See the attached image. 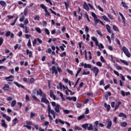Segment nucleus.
<instances>
[{
	"label": "nucleus",
	"instance_id": "obj_5",
	"mask_svg": "<svg viewBox=\"0 0 131 131\" xmlns=\"http://www.w3.org/2000/svg\"><path fill=\"white\" fill-rule=\"evenodd\" d=\"M41 102L42 103H45V104H48V103L50 102L49 100L47 99V95L45 93L43 94L42 98H41Z\"/></svg>",
	"mask_w": 131,
	"mask_h": 131
},
{
	"label": "nucleus",
	"instance_id": "obj_15",
	"mask_svg": "<svg viewBox=\"0 0 131 131\" xmlns=\"http://www.w3.org/2000/svg\"><path fill=\"white\" fill-rule=\"evenodd\" d=\"M119 14L121 16L123 24H125V18L123 16V14L121 12H119Z\"/></svg>",
	"mask_w": 131,
	"mask_h": 131
},
{
	"label": "nucleus",
	"instance_id": "obj_59",
	"mask_svg": "<svg viewBox=\"0 0 131 131\" xmlns=\"http://www.w3.org/2000/svg\"><path fill=\"white\" fill-rule=\"evenodd\" d=\"M24 127H27V128L28 129H29L30 130V129H31V126H30V125H24Z\"/></svg>",
	"mask_w": 131,
	"mask_h": 131
},
{
	"label": "nucleus",
	"instance_id": "obj_60",
	"mask_svg": "<svg viewBox=\"0 0 131 131\" xmlns=\"http://www.w3.org/2000/svg\"><path fill=\"white\" fill-rule=\"evenodd\" d=\"M57 71H58L59 73H61L62 72V69L59 66L57 67Z\"/></svg>",
	"mask_w": 131,
	"mask_h": 131
},
{
	"label": "nucleus",
	"instance_id": "obj_24",
	"mask_svg": "<svg viewBox=\"0 0 131 131\" xmlns=\"http://www.w3.org/2000/svg\"><path fill=\"white\" fill-rule=\"evenodd\" d=\"M120 125L122 127H126V126H127V123H126V122H124V121L122 122L121 123Z\"/></svg>",
	"mask_w": 131,
	"mask_h": 131
},
{
	"label": "nucleus",
	"instance_id": "obj_20",
	"mask_svg": "<svg viewBox=\"0 0 131 131\" xmlns=\"http://www.w3.org/2000/svg\"><path fill=\"white\" fill-rule=\"evenodd\" d=\"M64 4L67 11H68V8H69V1H67V2H64Z\"/></svg>",
	"mask_w": 131,
	"mask_h": 131
},
{
	"label": "nucleus",
	"instance_id": "obj_27",
	"mask_svg": "<svg viewBox=\"0 0 131 131\" xmlns=\"http://www.w3.org/2000/svg\"><path fill=\"white\" fill-rule=\"evenodd\" d=\"M17 20H18V16H17L15 19H14V20L13 21V23H12L10 25H11V26H14V25H15V24H16V22H17Z\"/></svg>",
	"mask_w": 131,
	"mask_h": 131
},
{
	"label": "nucleus",
	"instance_id": "obj_52",
	"mask_svg": "<svg viewBox=\"0 0 131 131\" xmlns=\"http://www.w3.org/2000/svg\"><path fill=\"white\" fill-rule=\"evenodd\" d=\"M97 8L98 9V10H99V11H101V12H104V10L103 9V8H102V7H101L100 5L97 6Z\"/></svg>",
	"mask_w": 131,
	"mask_h": 131
},
{
	"label": "nucleus",
	"instance_id": "obj_61",
	"mask_svg": "<svg viewBox=\"0 0 131 131\" xmlns=\"http://www.w3.org/2000/svg\"><path fill=\"white\" fill-rule=\"evenodd\" d=\"M6 58L5 57L4 58H3L2 59H0V64H3L5 61H6Z\"/></svg>",
	"mask_w": 131,
	"mask_h": 131
},
{
	"label": "nucleus",
	"instance_id": "obj_49",
	"mask_svg": "<svg viewBox=\"0 0 131 131\" xmlns=\"http://www.w3.org/2000/svg\"><path fill=\"white\" fill-rule=\"evenodd\" d=\"M4 42V38L3 37H0V47L3 45V43Z\"/></svg>",
	"mask_w": 131,
	"mask_h": 131
},
{
	"label": "nucleus",
	"instance_id": "obj_32",
	"mask_svg": "<svg viewBox=\"0 0 131 131\" xmlns=\"http://www.w3.org/2000/svg\"><path fill=\"white\" fill-rule=\"evenodd\" d=\"M113 29L114 30V31H119V29H118V27H117V26L114 25L113 27Z\"/></svg>",
	"mask_w": 131,
	"mask_h": 131
},
{
	"label": "nucleus",
	"instance_id": "obj_30",
	"mask_svg": "<svg viewBox=\"0 0 131 131\" xmlns=\"http://www.w3.org/2000/svg\"><path fill=\"white\" fill-rule=\"evenodd\" d=\"M84 16L85 18H86L88 22H91V20L90 19V17H89V14H88V13L85 12L84 13Z\"/></svg>",
	"mask_w": 131,
	"mask_h": 131
},
{
	"label": "nucleus",
	"instance_id": "obj_51",
	"mask_svg": "<svg viewBox=\"0 0 131 131\" xmlns=\"http://www.w3.org/2000/svg\"><path fill=\"white\" fill-rule=\"evenodd\" d=\"M63 112L64 113V114H69L70 111L68 110H63Z\"/></svg>",
	"mask_w": 131,
	"mask_h": 131
},
{
	"label": "nucleus",
	"instance_id": "obj_41",
	"mask_svg": "<svg viewBox=\"0 0 131 131\" xmlns=\"http://www.w3.org/2000/svg\"><path fill=\"white\" fill-rule=\"evenodd\" d=\"M94 20L95 25H97L100 21V19H99V18H95V19H94Z\"/></svg>",
	"mask_w": 131,
	"mask_h": 131
},
{
	"label": "nucleus",
	"instance_id": "obj_63",
	"mask_svg": "<svg viewBox=\"0 0 131 131\" xmlns=\"http://www.w3.org/2000/svg\"><path fill=\"white\" fill-rule=\"evenodd\" d=\"M6 118V120H7L8 122H10V121H11V117L7 116Z\"/></svg>",
	"mask_w": 131,
	"mask_h": 131
},
{
	"label": "nucleus",
	"instance_id": "obj_31",
	"mask_svg": "<svg viewBox=\"0 0 131 131\" xmlns=\"http://www.w3.org/2000/svg\"><path fill=\"white\" fill-rule=\"evenodd\" d=\"M0 5L2 6V7H5V6L7 5V3L5 1H0Z\"/></svg>",
	"mask_w": 131,
	"mask_h": 131
},
{
	"label": "nucleus",
	"instance_id": "obj_36",
	"mask_svg": "<svg viewBox=\"0 0 131 131\" xmlns=\"http://www.w3.org/2000/svg\"><path fill=\"white\" fill-rule=\"evenodd\" d=\"M50 113H51V114H52V115H53V118H54V119H55V118H56L55 111L54 110H52L51 112Z\"/></svg>",
	"mask_w": 131,
	"mask_h": 131
},
{
	"label": "nucleus",
	"instance_id": "obj_1",
	"mask_svg": "<svg viewBox=\"0 0 131 131\" xmlns=\"http://www.w3.org/2000/svg\"><path fill=\"white\" fill-rule=\"evenodd\" d=\"M40 7L43 9V10H44L45 12V16H46V17H48V16L51 17V14L50 13L49 11H48V7H47V6L45 5V4H40Z\"/></svg>",
	"mask_w": 131,
	"mask_h": 131
},
{
	"label": "nucleus",
	"instance_id": "obj_16",
	"mask_svg": "<svg viewBox=\"0 0 131 131\" xmlns=\"http://www.w3.org/2000/svg\"><path fill=\"white\" fill-rule=\"evenodd\" d=\"M104 107L105 108H106V111H107V112H108V111H110V108H111V106H110V105L109 104H107V103H104Z\"/></svg>",
	"mask_w": 131,
	"mask_h": 131
},
{
	"label": "nucleus",
	"instance_id": "obj_19",
	"mask_svg": "<svg viewBox=\"0 0 131 131\" xmlns=\"http://www.w3.org/2000/svg\"><path fill=\"white\" fill-rule=\"evenodd\" d=\"M106 30L108 32V33H112V32L111 31V27H110L109 25H106Z\"/></svg>",
	"mask_w": 131,
	"mask_h": 131
},
{
	"label": "nucleus",
	"instance_id": "obj_10",
	"mask_svg": "<svg viewBox=\"0 0 131 131\" xmlns=\"http://www.w3.org/2000/svg\"><path fill=\"white\" fill-rule=\"evenodd\" d=\"M1 122H2V123L1 124L2 126L5 127V128H7L8 127V125L6 124V121L4 119H2L1 120Z\"/></svg>",
	"mask_w": 131,
	"mask_h": 131
},
{
	"label": "nucleus",
	"instance_id": "obj_2",
	"mask_svg": "<svg viewBox=\"0 0 131 131\" xmlns=\"http://www.w3.org/2000/svg\"><path fill=\"white\" fill-rule=\"evenodd\" d=\"M28 14V7H26L24 10V15L21 17L19 18V21L23 22L24 21V19H25V16H27Z\"/></svg>",
	"mask_w": 131,
	"mask_h": 131
},
{
	"label": "nucleus",
	"instance_id": "obj_6",
	"mask_svg": "<svg viewBox=\"0 0 131 131\" xmlns=\"http://www.w3.org/2000/svg\"><path fill=\"white\" fill-rule=\"evenodd\" d=\"M50 70H52V74H55V75L58 74V70L56 68V66H53Z\"/></svg>",
	"mask_w": 131,
	"mask_h": 131
},
{
	"label": "nucleus",
	"instance_id": "obj_28",
	"mask_svg": "<svg viewBox=\"0 0 131 131\" xmlns=\"http://www.w3.org/2000/svg\"><path fill=\"white\" fill-rule=\"evenodd\" d=\"M121 4L123 7V8H124V9H128V6H127V5H126V4L123 2H121Z\"/></svg>",
	"mask_w": 131,
	"mask_h": 131
},
{
	"label": "nucleus",
	"instance_id": "obj_3",
	"mask_svg": "<svg viewBox=\"0 0 131 131\" xmlns=\"http://www.w3.org/2000/svg\"><path fill=\"white\" fill-rule=\"evenodd\" d=\"M91 71H92L93 73H94L95 77H97V76H98V74H99V72H100L99 68H98L97 67H94L91 68Z\"/></svg>",
	"mask_w": 131,
	"mask_h": 131
},
{
	"label": "nucleus",
	"instance_id": "obj_39",
	"mask_svg": "<svg viewBox=\"0 0 131 131\" xmlns=\"http://www.w3.org/2000/svg\"><path fill=\"white\" fill-rule=\"evenodd\" d=\"M96 66H98L99 67H102V62L100 61H97L96 63Z\"/></svg>",
	"mask_w": 131,
	"mask_h": 131
},
{
	"label": "nucleus",
	"instance_id": "obj_38",
	"mask_svg": "<svg viewBox=\"0 0 131 131\" xmlns=\"http://www.w3.org/2000/svg\"><path fill=\"white\" fill-rule=\"evenodd\" d=\"M90 73H91V72H90V71H88L87 72L84 71V72L82 73V75H89Z\"/></svg>",
	"mask_w": 131,
	"mask_h": 131
},
{
	"label": "nucleus",
	"instance_id": "obj_45",
	"mask_svg": "<svg viewBox=\"0 0 131 131\" xmlns=\"http://www.w3.org/2000/svg\"><path fill=\"white\" fill-rule=\"evenodd\" d=\"M89 30H90V29L89 28V27L88 26H85V32L86 33H89Z\"/></svg>",
	"mask_w": 131,
	"mask_h": 131
},
{
	"label": "nucleus",
	"instance_id": "obj_29",
	"mask_svg": "<svg viewBox=\"0 0 131 131\" xmlns=\"http://www.w3.org/2000/svg\"><path fill=\"white\" fill-rule=\"evenodd\" d=\"M16 104H17V101L16 100L12 101L11 104V107H15Z\"/></svg>",
	"mask_w": 131,
	"mask_h": 131
},
{
	"label": "nucleus",
	"instance_id": "obj_25",
	"mask_svg": "<svg viewBox=\"0 0 131 131\" xmlns=\"http://www.w3.org/2000/svg\"><path fill=\"white\" fill-rule=\"evenodd\" d=\"M119 117H123L124 118H126V115L123 114V113H120L119 114Z\"/></svg>",
	"mask_w": 131,
	"mask_h": 131
},
{
	"label": "nucleus",
	"instance_id": "obj_13",
	"mask_svg": "<svg viewBox=\"0 0 131 131\" xmlns=\"http://www.w3.org/2000/svg\"><path fill=\"white\" fill-rule=\"evenodd\" d=\"M83 8L86 10V11H89L90 10V8H89V6L86 2H84V4L83 5Z\"/></svg>",
	"mask_w": 131,
	"mask_h": 131
},
{
	"label": "nucleus",
	"instance_id": "obj_33",
	"mask_svg": "<svg viewBox=\"0 0 131 131\" xmlns=\"http://www.w3.org/2000/svg\"><path fill=\"white\" fill-rule=\"evenodd\" d=\"M120 61L121 62V63H123V64H124V65H126V66H127V65H128V63L127 62V61H126L125 60L120 59Z\"/></svg>",
	"mask_w": 131,
	"mask_h": 131
},
{
	"label": "nucleus",
	"instance_id": "obj_43",
	"mask_svg": "<svg viewBox=\"0 0 131 131\" xmlns=\"http://www.w3.org/2000/svg\"><path fill=\"white\" fill-rule=\"evenodd\" d=\"M35 30L36 31H37V32H38V33H41V30H40V28H39V27L36 28Z\"/></svg>",
	"mask_w": 131,
	"mask_h": 131
},
{
	"label": "nucleus",
	"instance_id": "obj_37",
	"mask_svg": "<svg viewBox=\"0 0 131 131\" xmlns=\"http://www.w3.org/2000/svg\"><path fill=\"white\" fill-rule=\"evenodd\" d=\"M27 46L30 49L31 48V40L30 39H29L27 43Z\"/></svg>",
	"mask_w": 131,
	"mask_h": 131
},
{
	"label": "nucleus",
	"instance_id": "obj_9",
	"mask_svg": "<svg viewBox=\"0 0 131 131\" xmlns=\"http://www.w3.org/2000/svg\"><path fill=\"white\" fill-rule=\"evenodd\" d=\"M121 94L123 97H125V96H129V95H130V92H124V91H121Z\"/></svg>",
	"mask_w": 131,
	"mask_h": 131
},
{
	"label": "nucleus",
	"instance_id": "obj_44",
	"mask_svg": "<svg viewBox=\"0 0 131 131\" xmlns=\"http://www.w3.org/2000/svg\"><path fill=\"white\" fill-rule=\"evenodd\" d=\"M96 32L98 35H100V36H103V34H102V33L101 32L100 30H96Z\"/></svg>",
	"mask_w": 131,
	"mask_h": 131
},
{
	"label": "nucleus",
	"instance_id": "obj_14",
	"mask_svg": "<svg viewBox=\"0 0 131 131\" xmlns=\"http://www.w3.org/2000/svg\"><path fill=\"white\" fill-rule=\"evenodd\" d=\"M18 122H19V120H18V118H15L12 120V125H16V124L18 123Z\"/></svg>",
	"mask_w": 131,
	"mask_h": 131
},
{
	"label": "nucleus",
	"instance_id": "obj_11",
	"mask_svg": "<svg viewBox=\"0 0 131 131\" xmlns=\"http://www.w3.org/2000/svg\"><path fill=\"white\" fill-rule=\"evenodd\" d=\"M60 104H56L55 107V111H56L57 113H60Z\"/></svg>",
	"mask_w": 131,
	"mask_h": 131
},
{
	"label": "nucleus",
	"instance_id": "obj_4",
	"mask_svg": "<svg viewBox=\"0 0 131 131\" xmlns=\"http://www.w3.org/2000/svg\"><path fill=\"white\" fill-rule=\"evenodd\" d=\"M122 51L124 54H125V56H126V57H127L128 58H130V53H129L128 49H127V48L125 47V46H123L122 47Z\"/></svg>",
	"mask_w": 131,
	"mask_h": 131
},
{
	"label": "nucleus",
	"instance_id": "obj_57",
	"mask_svg": "<svg viewBox=\"0 0 131 131\" xmlns=\"http://www.w3.org/2000/svg\"><path fill=\"white\" fill-rule=\"evenodd\" d=\"M116 67L118 70H122V67H120L117 64Z\"/></svg>",
	"mask_w": 131,
	"mask_h": 131
},
{
	"label": "nucleus",
	"instance_id": "obj_21",
	"mask_svg": "<svg viewBox=\"0 0 131 131\" xmlns=\"http://www.w3.org/2000/svg\"><path fill=\"white\" fill-rule=\"evenodd\" d=\"M46 105H48V113H51L52 112V110L51 108V105H50V102L46 104Z\"/></svg>",
	"mask_w": 131,
	"mask_h": 131
},
{
	"label": "nucleus",
	"instance_id": "obj_42",
	"mask_svg": "<svg viewBox=\"0 0 131 131\" xmlns=\"http://www.w3.org/2000/svg\"><path fill=\"white\" fill-rule=\"evenodd\" d=\"M11 35V31H7L6 34H5V36L6 37H9L10 36V35Z\"/></svg>",
	"mask_w": 131,
	"mask_h": 131
},
{
	"label": "nucleus",
	"instance_id": "obj_23",
	"mask_svg": "<svg viewBox=\"0 0 131 131\" xmlns=\"http://www.w3.org/2000/svg\"><path fill=\"white\" fill-rule=\"evenodd\" d=\"M84 68H89V69H91L92 68V64H90V63H84Z\"/></svg>",
	"mask_w": 131,
	"mask_h": 131
},
{
	"label": "nucleus",
	"instance_id": "obj_35",
	"mask_svg": "<svg viewBox=\"0 0 131 131\" xmlns=\"http://www.w3.org/2000/svg\"><path fill=\"white\" fill-rule=\"evenodd\" d=\"M84 118V115H81L78 117L77 119L78 120H81V119H83Z\"/></svg>",
	"mask_w": 131,
	"mask_h": 131
},
{
	"label": "nucleus",
	"instance_id": "obj_40",
	"mask_svg": "<svg viewBox=\"0 0 131 131\" xmlns=\"http://www.w3.org/2000/svg\"><path fill=\"white\" fill-rule=\"evenodd\" d=\"M87 128L88 130H93V124H91L89 126H88Z\"/></svg>",
	"mask_w": 131,
	"mask_h": 131
},
{
	"label": "nucleus",
	"instance_id": "obj_62",
	"mask_svg": "<svg viewBox=\"0 0 131 131\" xmlns=\"http://www.w3.org/2000/svg\"><path fill=\"white\" fill-rule=\"evenodd\" d=\"M26 124H27V125H31V124H32V122L31 121H27Z\"/></svg>",
	"mask_w": 131,
	"mask_h": 131
},
{
	"label": "nucleus",
	"instance_id": "obj_55",
	"mask_svg": "<svg viewBox=\"0 0 131 131\" xmlns=\"http://www.w3.org/2000/svg\"><path fill=\"white\" fill-rule=\"evenodd\" d=\"M37 42V40L36 38H35L33 41V46L34 47L35 45H36V42Z\"/></svg>",
	"mask_w": 131,
	"mask_h": 131
},
{
	"label": "nucleus",
	"instance_id": "obj_34",
	"mask_svg": "<svg viewBox=\"0 0 131 131\" xmlns=\"http://www.w3.org/2000/svg\"><path fill=\"white\" fill-rule=\"evenodd\" d=\"M88 126H89V124L85 123L82 125V127L84 128V129H86V128H88Z\"/></svg>",
	"mask_w": 131,
	"mask_h": 131
},
{
	"label": "nucleus",
	"instance_id": "obj_17",
	"mask_svg": "<svg viewBox=\"0 0 131 131\" xmlns=\"http://www.w3.org/2000/svg\"><path fill=\"white\" fill-rule=\"evenodd\" d=\"M27 55H29V58H31L32 57V52L29 51V50L27 49L26 50Z\"/></svg>",
	"mask_w": 131,
	"mask_h": 131
},
{
	"label": "nucleus",
	"instance_id": "obj_46",
	"mask_svg": "<svg viewBox=\"0 0 131 131\" xmlns=\"http://www.w3.org/2000/svg\"><path fill=\"white\" fill-rule=\"evenodd\" d=\"M67 72L69 74H71V75H73V72L69 69H67Z\"/></svg>",
	"mask_w": 131,
	"mask_h": 131
},
{
	"label": "nucleus",
	"instance_id": "obj_58",
	"mask_svg": "<svg viewBox=\"0 0 131 131\" xmlns=\"http://www.w3.org/2000/svg\"><path fill=\"white\" fill-rule=\"evenodd\" d=\"M29 23V21L28 20V18H26L24 20V24L26 25Z\"/></svg>",
	"mask_w": 131,
	"mask_h": 131
},
{
	"label": "nucleus",
	"instance_id": "obj_56",
	"mask_svg": "<svg viewBox=\"0 0 131 131\" xmlns=\"http://www.w3.org/2000/svg\"><path fill=\"white\" fill-rule=\"evenodd\" d=\"M66 52H63L62 53H61V54H60V56L61 57H63L65 56H66Z\"/></svg>",
	"mask_w": 131,
	"mask_h": 131
},
{
	"label": "nucleus",
	"instance_id": "obj_12",
	"mask_svg": "<svg viewBox=\"0 0 131 131\" xmlns=\"http://www.w3.org/2000/svg\"><path fill=\"white\" fill-rule=\"evenodd\" d=\"M13 83H14V84H15V85H16V86H17L18 88H21V89H23L24 90H25V87H24L23 86V85H21L20 84H19V83L17 82H13Z\"/></svg>",
	"mask_w": 131,
	"mask_h": 131
},
{
	"label": "nucleus",
	"instance_id": "obj_50",
	"mask_svg": "<svg viewBox=\"0 0 131 131\" xmlns=\"http://www.w3.org/2000/svg\"><path fill=\"white\" fill-rule=\"evenodd\" d=\"M100 60L101 62H103V63H106V60H105L103 56H100Z\"/></svg>",
	"mask_w": 131,
	"mask_h": 131
},
{
	"label": "nucleus",
	"instance_id": "obj_18",
	"mask_svg": "<svg viewBox=\"0 0 131 131\" xmlns=\"http://www.w3.org/2000/svg\"><path fill=\"white\" fill-rule=\"evenodd\" d=\"M37 95L40 96V97H41V96H42H42L43 95L42 91H41V89H39L38 91H37Z\"/></svg>",
	"mask_w": 131,
	"mask_h": 131
},
{
	"label": "nucleus",
	"instance_id": "obj_64",
	"mask_svg": "<svg viewBox=\"0 0 131 131\" xmlns=\"http://www.w3.org/2000/svg\"><path fill=\"white\" fill-rule=\"evenodd\" d=\"M99 85H105V84H104V79H102L100 81Z\"/></svg>",
	"mask_w": 131,
	"mask_h": 131
},
{
	"label": "nucleus",
	"instance_id": "obj_22",
	"mask_svg": "<svg viewBox=\"0 0 131 131\" xmlns=\"http://www.w3.org/2000/svg\"><path fill=\"white\" fill-rule=\"evenodd\" d=\"M102 19L106 21V22H110V19L106 16V15H103L102 16Z\"/></svg>",
	"mask_w": 131,
	"mask_h": 131
},
{
	"label": "nucleus",
	"instance_id": "obj_53",
	"mask_svg": "<svg viewBox=\"0 0 131 131\" xmlns=\"http://www.w3.org/2000/svg\"><path fill=\"white\" fill-rule=\"evenodd\" d=\"M45 31L47 35H50V31H49V29L45 28Z\"/></svg>",
	"mask_w": 131,
	"mask_h": 131
},
{
	"label": "nucleus",
	"instance_id": "obj_54",
	"mask_svg": "<svg viewBox=\"0 0 131 131\" xmlns=\"http://www.w3.org/2000/svg\"><path fill=\"white\" fill-rule=\"evenodd\" d=\"M67 90L68 92L70 93V94L72 96L73 95H74V92H72V91L69 89H68V87H67Z\"/></svg>",
	"mask_w": 131,
	"mask_h": 131
},
{
	"label": "nucleus",
	"instance_id": "obj_8",
	"mask_svg": "<svg viewBox=\"0 0 131 131\" xmlns=\"http://www.w3.org/2000/svg\"><path fill=\"white\" fill-rule=\"evenodd\" d=\"M2 90L6 92H8L9 90H10V86L8 84H6L3 87Z\"/></svg>",
	"mask_w": 131,
	"mask_h": 131
},
{
	"label": "nucleus",
	"instance_id": "obj_7",
	"mask_svg": "<svg viewBox=\"0 0 131 131\" xmlns=\"http://www.w3.org/2000/svg\"><path fill=\"white\" fill-rule=\"evenodd\" d=\"M106 123H107V125L106 127V128H107L108 129H110L111 128V127L112 126V121L110 120V118L107 119Z\"/></svg>",
	"mask_w": 131,
	"mask_h": 131
},
{
	"label": "nucleus",
	"instance_id": "obj_26",
	"mask_svg": "<svg viewBox=\"0 0 131 131\" xmlns=\"http://www.w3.org/2000/svg\"><path fill=\"white\" fill-rule=\"evenodd\" d=\"M107 15L108 16V17L109 18V19H110L111 20H114V16H113V15L107 13Z\"/></svg>",
	"mask_w": 131,
	"mask_h": 131
},
{
	"label": "nucleus",
	"instance_id": "obj_48",
	"mask_svg": "<svg viewBox=\"0 0 131 131\" xmlns=\"http://www.w3.org/2000/svg\"><path fill=\"white\" fill-rule=\"evenodd\" d=\"M92 16L94 18V19H97L98 17H97V15L95 14L94 12H92Z\"/></svg>",
	"mask_w": 131,
	"mask_h": 131
},
{
	"label": "nucleus",
	"instance_id": "obj_47",
	"mask_svg": "<svg viewBox=\"0 0 131 131\" xmlns=\"http://www.w3.org/2000/svg\"><path fill=\"white\" fill-rule=\"evenodd\" d=\"M35 80H34V78H31L30 79L29 82L31 83V84H32V83H34Z\"/></svg>",
	"mask_w": 131,
	"mask_h": 131
}]
</instances>
